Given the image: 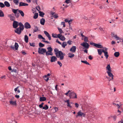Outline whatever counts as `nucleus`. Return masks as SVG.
<instances>
[{
  "label": "nucleus",
  "instance_id": "44",
  "mask_svg": "<svg viewBox=\"0 0 123 123\" xmlns=\"http://www.w3.org/2000/svg\"><path fill=\"white\" fill-rule=\"evenodd\" d=\"M59 38L62 40L63 41L65 40V37H64L63 36H61L60 38Z\"/></svg>",
  "mask_w": 123,
  "mask_h": 123
},
{
  "label": "nucleus",
  "instance_id": "53",
  "mask_svg": "<svg viewBox=\"0 0 123 123\" xmlns=\"http://www.w3.org/2000/svg\"><path fill=\"white\" fill-rule=\"evenodd\" d=\"M72 41L71 40H69L67 42V43L69 45H71L72 44L71 42Z\"/></svg>",
  "mask_w": 123,
  "mask_h": 123
},
{
  "label": "nucleus",
  "instance_id": "43",
  "mask_svg": "<svg viewBox=\"0 0 123 123\" xmlns=\"http://www.w3.org/2000/svg\"><path fill=\"white\" fill-rule=\"evenodd\" d=\"M39 46L40 47H43L44 46V45L41 42H40L39 43Z\"/></svg>",
  "mask_w": 123,
  "mask_h": 123
},
{
  "label": "nucleus",
  "instance_id": "32",
  "mask_svg": "<svg viewBox=\"0 0 123 123\" xmlns=\"http://www.w3.org/2000/svg\"><path fill=\"white\" fill-rule=\"evenodd\" d=\"M18 12L21 14V15L23 17L24 15V14L23 11L21 10H18Z\"/></svg>",
  "mask_w": 123,
  "mask_h": 123
},
{
  "label": "nucleus",
  "instance_id": "8",
  "mask_svg": "<svg viewBox=\"0 0 123 123\" xmlns=\"http://www.w3.org/2000/svg\"><path fill=\"white\" fill-rule=\"evenodd\" d=\"M22 29L19 28H17L16 29L14 30L15 32L17 33L18 34H20L21 32L23 30H22Z\"/></svg>",
  "mask_w": 123,
  "mask_h": 123
},
{
  "label": "nucleus",
  "instance_id": "46",
  "mask_svg": "<svg viewBox=\"0 0 123 123\" xmlns=\"http://www.w3.org/2000/svg\"><path fill=\"white\" fill-rule=\"evenodd\" d=\"M81 62H82L85 63L86 64L90 65V64L86 61H81Z\"/></svg>",
  "mask_w": 123,
  "mask_h": 123
},
{
  "label": "nucleus",
  "instance_id": "11",
  "mask_svg": "<svg viewBox=\"0 0 123 123\" xmlns=\"http://www.w3.org/2000/svg\"><path fill=\"white\" fill-rule=\"evenodd\" d=\"M44 33L45 34V35L47 36V37L48 38L49 40H51V37L49 33L47 31H44Z\"/></svg>",
  "mask_w": 123,
  "mask_h": 123
},
{
  "label": "nucleus",
  "instance_id": "63",
  "mask_svg": "<svg viewBox=\"0 0 123 123\" xmlns=\"http://www.w3.org/2000/svg\"><path fill=\"white\" fill-rule=\"evenodd\" d=\"M54 109L55 110V112L57 111L58 110V108L57 107H55L54 108Z\"/></svg>",
  "mask_w": 123,
  "mask_h": 123
},
{
  "label": "nucleus",
  "instance_id": "36",
  "mask_svg": "<svg viewBox=\"0 0 123 123\" xmlns=\"http://www.w3.org/2000/svg\"><path fill=\"white\" fill-rule=\"evenodd\" d=\"M34 27L35 28L34 30V31H33V33H34L35 32H36L37 31H38V27L36 25H35L34 26Z\"/></svg>",
  "mask_w": 123,
  "mask_h": 123
},
{
  "label": "nucleus",
  "instance_id": "30",
  "mask_svg": "<svg viewBox=\"0 0 123 123\" xmlns=\"http://www.w3.org/2000/svg\"><path fill=\"white\" fill-rule=\"evenodd\" d=\"M120 55V53L119 52H116L114 54V55L115 57H118Z\"/></svg>",
  "mask_w": 123,
  "mask_h": 123
},
{
  "label": "nucleus",
  "instance_id": "51",
  "mask_svg": "<svg viewBox=\"0 0 123 123\" xmlns=\"http://www.w3.org/2000/svg\"><path fill=\"white\" fill-rule=\"evenodd\" d=\"M30 44L31 46H32L33 47H35V43H30Z\"/></svg>",
  "mask_w": 123,
  "mask_h": 123
},
{
  "label": "nucleus",
  "instance_id": "50",
  "mask_svg": "<svg viewBox=\"0 0 123 123\" xmlns=\"http://www.w3.org/2000/svg\"><path fill=\"white\" fill-rule=\"evenodd\" d=\"M15 15L16 18H18L19 16V14L18 13H16L15 14Z\"/></svg>",
  "mask_w": 123,
  "mask_h": 123
},
{
  "label": "nucleus",
  "instance_id": "24",
  "mask_svg": "<svg viewBox=\"0 0 123 123\" xmlns=\"http://www.w3.org/2000/svg\"><path fill=\"white\" fill-rule=\"evenodd\" d=\"M24 40L26 43H28V37L27 35H25Z\"/></svg>",
  "mask_w": 123,
  "mask_h": 123
},
{
  "label": "nucleus",
  "instance_id": "60",
  "mask_svg": "<svg viewBox=\"0 0 123 123\" xmlns=\"http://www.w3.org/2000/svg\"><path fill=\"white\" fill-rule=\"evenodd\" d=\"M70 1V0H65V2L67 3V4L69 3Z\"/></svg>",
  "mask_w": 123,
  "mask_h": 123
},
{
  "label": "nucleus",
  "instance_id": "55",
  "mask_svg": "<svg viewBox=\"0 0 123 123\" xmlns=\"http://www.w3.org/2000/svg\"><path fill=\"white\" fill-rule=\"evenodd\" d=\"M52 17H53L55 18H57L58 17V16L56 14H54Z\"/></svg>",
  "mask_w": 123,
  "mask_h": 123
},
{
  "label": "nucleus",
  "instance_id": "4",
  "mask_svg": "<svg viewBox=\"0 0 123 123\" xmlns=\"http://www.w3.org/2000/svg\"><path fill=\"white\" fill-rule=\"evenodd\" d=\"M65 55V54H63L62 51H60L59 53L56 55V56L57 58H59L60 60H62L63 59L64 56Z\"/></svg>",
  "mask_w": 123,
  "mask_h": 123
},
{
  "label": "nucleus",
  "instance_id": "23",
  "mask_svg": "<svg viewBox=\"0 0 123 123\" xmlns=\"http://www.w3.org/2000/svg\"><path fill=\"white\" fill-rule=\"evenodd\" d=\"M46 100V98L44 97H40V101L41 102L44 101Z\"/></svg>",
  "mask_w": 123,
  "mask_h": 123
},
{
  "label": "nucleus",
  "instance_id": "34",
  "mask_svg": "<svg viewBox=\"0 0 123 123\" xmlns=\"http://www.w3.org/2000/svg\"><path fill=\"white\" fill-rule=\"evenodd\" d=\"M19 0H13V2L16 5H18L19 3Z\"/></svg>",
  "mask_w": 123,
  "mask_h": 123
},
{
  "label": "nucleus",
  "instance_id": "39",
  "mask_svg": "<svg viewBox=\"0 0 123 123\" xmlns=\"http://www.w3.org/2000/svg\"><path fill=\"white\" fill-rule=\"evenodd\" d=\"M38 14L37 13H35L33 16V18L35 19H37L38 17Z\"/></svg>",
  "mask_w": 123,
  "mask_h": 123
},
{
  "label": "nucleus",
  "instance_id": "49",
  "mask_svg": "<svg viewBox=\"0 0 123 123\" xmlns=\"http://www.w3.org/2000/svg\"><path fill=\"white\" fill-rule=\"evenodd\" d=\"M44 80L46 81H48V80H49V78H48L47 77V76L46 75L44 76Z\"/></svg>",
  "mask_w": 123,
  "mask_h": 123
},
{
  "label": "nucleus",
  "instance_id": "3",
  "mask_svg": "<svg viewBox=\"0 0 123 123\" xmlns=\"http://www.w3.org/2000/svg\"><path fill=\"white\" fill-rule=\"evenodd\" d=\"M38 53L40 54L44 55L45 53L46 54V50L44 48H39L38 51Z\"/></svg>",
  "mask_w": 123,
  "mask_h": 123
},
{
  "label": "nucleus",
  "instance_id": "17",
  "mask_svg": "<svg viewBox=\"0 0 123 123\" xmlns=\"http://www.w3.org/2000/svg\"><path fill=\"white\" fill-rule=\"evenodd\" d=\"M106 69L107 70V71H112L111 69V68L110 64L107 65V66L106 67Z\"/></svg>",
  "mask_w": 123,
  "mask_h": 123
},
{
  "label": "nucleus",
  "instance_id": "35",
  "mask_svg": "<svg viewBox=\"0 0 123 123\" xmlns=\"http://www.w3.org/2000/svg\"><path fill=\"white\" fill-rule=\"evenodd\" d=\"M103 48L102 49V51L103 53H104V52H107V49H108L106 48V47H103V48Z\"/></svg>",
  "mask_w": 123,
  "mask_h": 123
},
{
  "label": "nucleus",
  "instance_id": "61",
  "mask_svg": "<svg viewBox=\"0 0 123 123\" xmlns=\"http://www.w3.org/2000/svg\"><path fill=\"white\" fill-rule=\"evenodd\" d=\"M55 13L52 12H50V14L51 15L53 16L55 14Z\"/></svg>",
  "mask_w": 123,
  "mask_h": 123
},
{
  "label": "nucleus",
  "instance_id": "20",
  "mask_svg": "<svg viewBox=\"0 0 123 123\" xmlns=\"http://www.w3.org/2000/svg\"><path fill=\"white\" fill-rule=\"evenodd\" d=\"M55 36H54L53 35L52 37H53L55 38H59L62 36V35H61V34H59L58 35H57L56 34H55Z\"/></svg>",
  "mask_w": 123,
  "mask_h": 123
},
{
  "label": "nucleus",
  "instance_id": "19",
  "mask_svg": "<svg viewBox=\"0 0 123 123\" xmlns=\"http://www.w3.org/2000/svg\"><path fill=\"white\" fill-rule=\"evenodd\" d=\"M45 21V20L44 18H42L40 19V23L41 25H44Z\"/></svg>",
  "mask_w": 123,
  "mask_h": 123
},
{
  "label": "nucleus",
  "instance_id": "27",
  "mask_svg": "<svg viewBox=\"0 0 123 123\" xmlns=\"http://www.w3.org/2000/svg\"><path fill=\"white\" fill-rule=\"evenodd\" d=\"M39 15L42 17H43L44 15L45 14L44 13L41 11H39Z\"/></svg>",
  "mask_w": 123,
  "mask_h": 123
},
{
  "label": "nucleus",
  "instance_id": "37",
  "mask_svg": "<svg viewBox=\"0 0 123 123\" xmlns=\"http://www.w3.org/2000/svg\"><path fill=\"white\" fill-rule=\"evenodd\" d=\"M48 108L49 107L47 105H45L43 107V109L46 110L48 109Z\"/></svg>",
  "mask_w": 123,
  "mask_h": 123
},
{
  "label": "nucleus",
  "instance_id": "26",
  "mask_svg": "<svg viewBox=\"0 0 123 123\" xmlns=\"http://www.w3.org/2000/svg\"><path fill=\"white\" fill-rule=\"evenodd\" d=\"M54 51L56 55L58 54V53H59V52L60 51H59L58 49L56 48H55L54 49Z\"/></svg>",
  "mask_w": 123,
  "mask_h": 123
},
{
  "label": "nucleus",
  "instance_id": "38",
  "mask_svg": "<svg viewBox=\"0 0 123 123\" xmlns=\"http://www.w3.org/2000/svg\"><path fill=\"white\" fill-rule=\"evenodd\" d=\"M4 16V14L1 10H0V17H3Z\"/></svg>",
  "mask_w": 123,
  "mask_h": 123
},
{
  "label": "nucleus",
  "instance_id": "14",
  "mask_svg": "<svg viewBox=\"0 0 123 123\" xmlns=\"http://www.w3.org/2000/svg\"><path fill=\"white\" fill-rule=\"evenodd\" d=\"M28 5L27 4L25 3L24 2H20L19 3V6H28Z\"/></svg>",
  "mask_w": 123,
  "mask_h": 123
},
{
  "label": "nucleus",
  "instance_id": "7",
  "mask_svg": "<svg viewBox=\"0 0 123 123\" xmlns=\"http://www.w3.org/2000/svg\"><path fill=\"white\" fill-rule=\"evenodd\" d=\"M85 114L81 112V111L80 110L77 113V114L76 116V117L77 118L78 117H81L83 116V117L85 116Z\"/></svg>",
  "mask_w": 123,
  "mask_h": 123
},
{
  "label": "nucleus",
  "instance_id": "2",
  "mask_svg": "<svg viewBox=\"0 0 123 123\" xmlns=\"http://www.w3.org/2000/svg\"><path fill=\"white\" fill-rule=\"evenodd\" d=\"M47 49L48 50V51H46V55L47 56L49 55H53V53L52 52V51L53 49L51 47H49L47 48Z\"/></svg>",
  "mask_w": 123,
  "mask_h": 123
},
{
  "label": "nucleus",
  "instance_id": "29",
  "mask_svg": "<svg viewBox=\"0 0 123 123\" xmlns=\"http://www.w3.org/2000/svg\"><path fill=\"white\" fill-rule=\"evenodd\" d=\"M104 53L106 59H107L108 58L109 56L108 52H104Z\"/></svg>",
  "mask_w": 123,
  "mask_h": 123
},
{
  "label": "nucleus",
  "instance_id": "52",
  "mask_svg": "<svg viewBox=\"0 0 123 123\" xmlns=\"http://www.w3.org/2000/svg\"><path fill=\"white\" fill-rule=\"evenodd\" d=\"M70 91L69 90L67 92L65 93V94L68 96V95L69 96V93H70Z\"/></svg>",
  "mask_w": 123,
  "mask_h": 123
},
{
  "label": "nucleus",
  "instance_id": "13",
  "mask_svg": "<svg viewBox=\"0 0 123 123\" xmlns=\"http://www.w3.org/2000/svg\"><path fill=\"white\" fill-rule=\"evenodd\" d=\"M25 28L28 29L31 28V26L30 24L27 22L25 23L24 24Z\"/></svg>",
  "mask_w": 123,
  "mask_h": 123
},
{
  "label": "nucleus",
  "instance_id": "45",
  "mask_svg": "<svg viewBox=\"0 0 123 123\" xmlns=\"http://www.w3.org/2000/svg\"><path fill=\"white\" fill-rule=\"evenodd\" d=\"M113 37H114L117 40H119L120 39V38L118 37L117 35H115V36H113Z\"/></svg>",
  "mask_w": 123,
  "mask_h": 123
},
{
  "label": "nucleus",
  "instance_id": "10",
  "mask_svg": "<svg viewBox=\"0 0 123 123\" xmlns=\"http://www.w3.org/2000/svg\"><path fill=\"white\" fill-rule=\"evenodd\" d=\"M50 58H51L50 61L51 62H55L57 60V58L55 56H51Z\"/></svg>",
  "mask_w": 123,
  "mask_h": 123
},
{
  "label": "nucleus",
  "instance_id": "5",
  "mask_svg": "<svg viewBox=\"0 0 123 123\" xmlns=\"http://www.w3.org/2000/svg\"><path fill=\"white\" fill-rule=\"evenodd\" d=\"M69 97L70 98H77L76 94L74 92H71L70 91V93H69Z\"/></svg>",
  "mask_w": 123,
  "mask_h": 123
},
{
  "label": "nucleus",
  "instance_id": "42",
  "mask_svg": "<svg viewBox=\"0 0 123 123\" xmlns=\"http://www.w3.org/2000/svg\"><path fill=\"white\" fill-rule=\"evenodd\" d=\"M5 6V5L2 2H0V7L1 8H3Z\"/></svg>",
  "mask_w": 123,
  "mask_h": 123
},
{
  "label": "nucleus",
  "instance_id": "16",
  "mask_svg": "<svg viewBox=\"0 0 123 123\" xmlns=\"http://www.w3.org/2000/svg\"><path fill=\"white\" fill-rule=\"evenodd\" d=\"M19 26V28H21L22 30H23L24 28V25H23V24L21 22H20L18 23V25Z\"/></svg>",
  "mask_w": 123,
  "mask_h": 123
},
{
  "label": "nucleus",
  "instance_id": "9",
  "mask_svg": "<svg viewBox=\"0 0 123 123\" xmlns=\"http://www.w3.org/2000/svg\"><path fill=\"white\" fill-rule=\"evenodd\" d=\"M18 21H14L13 24V27L14 28H16L18 26Z\"/></svg>",
  "mask_w": 123,
  "mask_h": 123
},
{
  "label": "nucleus",
  "instance_id": "56",
  "mask_svg": "<svg viewBox=\"0 0 123 123\" xmlns=\"http://www.w3.org/2000/svg\"><path fill=\"white\" fill-rule=\"evenodd\" d=\"M93 58V57H92L91 55H90L88 56L89 59L91 60H92Z\"/></svg>",
  "mask_w": 123,
  "mask_h": 123
},
{
  "label": "nucleus",
  "instance_id": "41",
  "mask_svg": "<svg viewBox=\"0 0 123 123\" xmlns=\"http://www.w3.org/2000/svg\"><path fill=\"white\" fill-rule=\"evenodd\" d=\"M18 10H19L18 9H13L12 10V11L15 14L17 13V11H18Z\"/></svg>",
  "mask_w": 123,
  "mask_h": 123
},
{
  "label": "nucleus",
  "instance_id": "57",
  "mask_svg": "<svg viewBox=\"0 0 123 123\" xmlns=\"http://www.w3.org/2000/svg\"><path fill=\"white\" fill-rule=\"evenodd\" d=\"M61 24L62 25H63V27H65L66 25L65 24V23L64 22H61Z\"/></svg>",
  "mask_w": 123,
  "mask_h": 123
},
{
  "label": "nucleus",
  "instance_id": "22",
  "mask_svg": "<svg viewBox=\"0 0 123 123\" xmlns=\"http://www.w3.org/2000/svg\"><path fill=\"white\" fill-rule=\"evenodd\" d=\"M8 16L10 18V20L11 21H13L14 20L15 17L12 16L11 14H10Z\"/></svg>",
  "mask_w": 123,
  "mask_h": 123
},
{
  "label": "nucleus",
  "instance_id": "64",
  "mask_svg": "<svg viewBox=\"0 0 123 123\" xmlns=\"http://www.w3.org/2000/svg\"><path fill=\"white\" fill-rule=\"evenodd\" d=\"M72 22V20L71 19L70 20H68V22L69 25H70L71 24V23Z\"/></svg>",
  "mask_w": 123,
  "mask_h": 123
},
{
  "label": "nucleus",
  "instance_id": "58",
  "mask_svg": "<svg viewBox=\"0 0 123 123\" xmlns=\"http://www.w3.org/2000/svg\"><path fill=\"white\" fill-rule=\"evenodd\" d=\"M56 43H58L60 44H61V45L62 44L61 43V42H60L59 41L58 39H57L56 40Z\"/></svg>",
  "mask_w": 123,
  "mask_h": 123
},
{
  "label": "nucleus",
  "instance_id": "15",
  "mask_svg": "<svg viewBox=\"0 0 123 123\" xmlns=\"http://www.w3.org/2000/svg\"><path fill=\"white\" fill-rule=\"evenodd\" d=\"M106 72L108 74V76H109L110 77H111L112 79V80H113V75L111 73V71H107Z\"/></svg>",
  "mask_w": 123,
  "mask_h": 123
},
{
  "label": "nucleus",
  "instance_id": "28",
  "mask_svg": "<svg viewBox=\"0 0 123 123\" xmlns=\"http://www.w3.org/2000/svg\"><path fill=\"white\" fill-rule=\"evenodd\" d=\"M97 50L98 54L100 55H101L103 52L102 49H98Z\"/></svg>",
  "mask_w": 123,
  "mask_h": 123
},
{
  "label": "nucleus",
  "instance_id": "47",
  "mask_svg": "<svg viewBox=\"0 0 123 123\" xmlns=\"http://www.w3.org/2000/svg\"><path fill=\"white\" fill-rule=\"evenodd\" d=\"M84 41L85 42H88V37L86 36L84 37Z\"/></svg>",
  "mask_w": 123,
  "mask_h": 123
},
{
  "label": "nucleus",
  "instance_id": "12",
  "mask_svg": "<svg viewBox=\"0 0 123 123\" xmlns=\"http://www.w3.org/2000/svg\"><path fill=\"white\" fill-rule=\"evenodd\" d=\"M76 49V47L75 46H73L70 49V51L73 53L75 52Z\"/></svg>",
  "mask_w": 123,
  "mask_h": 123
},
{
  "label": "nucleus",
  "instance_id": "54",
  "mask_svg": "<svg viewBox=\"0 0 123 123\" xmlns=\"http://www.w3.org/2000/svg\"><path fill=\"white\" fill-rule=\"evenodd\" d=\"M57 63L60 65V67H61L62 66V64L59 61H58Z\"/></svg>",
  "mask_w": 123,
  "mask_h": 123
},
{
  "label": "nucleus",
  "instance_id": "6",
  "mask_svg": "<svg viewBox=\"0 0 123 123\" xmlns=\"http://www.w3.org/2000/svg\"><path fill=\"white\" fill-rule=\"evenodd\" d=\"M80 45L83 46L84 48L86 49H88L89 48V45L88 43L87 42H83V43H81L80 44Z\"/></svg>",
  "mask_w": 123,
  "mask_h": 123
},
{
  "label": "nucleus",
  "instance_id": "31",
  "mask_svg": "<svg viewBox=\"0 0 123 123\" xmlns=\"http://www.w3.org/2000/svg\"><path fill=\"white\" fill-rule=\"evenodd\" d=\"M61 45L62 47L65 48V47L67 45V43L66 42H63Z\"/></svg>",
  "mask_w": 123,
  "mask_h": 123
},
{
  "label": "nucleus",
  "instance_id": "48",
  "mask_svg": "<svg viewBox=\"0 0 123 123\" xmlns=\"http://www.w3.org/2000/svg\"><path fill=\"white\" fill-rule=\"evenodd\" d=\"M58 29L59 31V32L60 33V34H61L63 32L62 29L60 28H58Z\"/></svg>",
  "mask_w": 123,
  "mask_h": 123
},
{
  "label": "nucleus",
  "instance_id": "59",
  "mask_svg": "<svg viewBox=\"0 0 123 123\" xmlns=\"http://www.w3.org/2000/svg\"><path fill=\"white\" fill-rule=\"evenodd\" d=\"M42 41H43V42H44L45 43H50L49 42L47 41H45V40H42Z\"/></svg>",
  "mask_w": 123,
  "mask_h": 123
},
{
  "label": "nucleus",
  "instance_id": "62",
  "mask_svg": "<svg viewBox=\"0 0 123 123\" xmlns=\"http://www.w3.org/2000/svg\"><path fill=\"white\" fill-rule=\"evenodd\" d=\"M19 86H17V87L15 88L14 89V90L15 92H16L18 90V89L19 88Z\"/></svg>",
  "mask_w": 123,
  "mask_h": 123
},
{
  "label": "nucleus",
  "instance_id": "1",
  "mask_svg": "<svg viewBox=\"0 0 123 123\" xmlns=\"http://www.w3.org/2000/svg\"><path fill=\"white\" fill-rule=\"evenodd\" d=\"M8 99L10 105L15 106L16 105V101L14 97L11 96Z\"/></svg>",
  "mask_w": 123,
  "mask_h": 123
},
{
  "label": "nucleus",
  "instance_id": "25",
  "mask_svg": "<svg viewBox=\"0 0 123 123\" xmlns=\"http://www.w3.org/2000/svg\"><path fill=\"white\" fill-rule=\"evenodd\" d=\"M68 56L70 58H72L74 56V54L71 53H69L68 54Z\"/></svg>",
  "mask_w": 123,
  "mask_h": 123
},
{
  "label": "nucleus",
  "instance_id": "40",
  "mask_svg": "<svg viewBox=\"0 0 123 123\" xmlns=\"http://www.w3.org/2000/svg\"><path fill=\"white\" fill-rule=\"evenodd\" d=\"M38 38L40 39H41L43 40H45V38L41 35H38Z\"/></svg>",
  "mask_w": 123,
  "mask_h": 123
},
{
  "label": "nucleus",
  "instance_id": "33",
  "mask_svg": "<svg viewBox=\"0 0 123 123\" xmlns=\"http://www.w3.org/2000/svg\"><path fill=\"white\" fill-rule=\"evenodd\" d=\"M14 46L15 49L16 50H17L19 47V45L18 43H15Z\"/></svg>",
  "mask_w": 123,
  "mask_h": 123
},
{
  "label": "nucleus",
  "instance_id": "21",
  "mask_svg": "<svg viewBox=\"0 0 123 123\" xmlns=\"http://www.w3.org/2000/svg\"><path fill=\"white\" fill-rule=\"evenodd\" d=\"M4 5L6 6L7 7H9L10 6V5L9 3L7 1H5L4 2Z\"/></svg>",
  "mask_w": 123,
  "mask_h": 123
},
{
  "label": "nucleus",
  "instance_id": "18",
  "mask_svg": "<svg viewBox=\"0 0 123 123\" xmlns=\"http://www.w3.org/2000/svg\"><path fill=\"white\" fill-rule=\"evenodd\" d=\"M94 46L96 47L99 48H103V46L102 45L100 44H94Z\"/></svg>",
  "mask_w": 123,
  "mask_h": 123
}]
</instances>
